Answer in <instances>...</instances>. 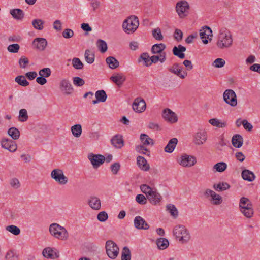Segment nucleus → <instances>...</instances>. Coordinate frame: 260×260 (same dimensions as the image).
I'll return each instance as SVG.
<instances>
[{
	"label": "nucleus",
	"mask_w": 260,
	"mask_h": 260,
	"mask_svg": "<svg viewBox=\"0 0 260 260\" xmlns=\"http://www.w3.org/2000/svg\"><path fill=\"white\" fill-rule=\"evenodd\" d=\"M10 13L14 18L17 20H21L24 17V13L23 11L19 9L11 10Z\"/></svg>",
	"instance_id": "nucleus-36"
},
{
	"label": "nucleus",
	"mask_w": 260,
	"mask_h": 260,
	"mask_svg": "<svg viewBox=\"0 0 260 260\" xmlns=\"http://www.w3.org/2000/svg\"><path fill=\"white\" fill-rule=\"evenodd\" d=\"M73 82L75 86H82L85 84L84 80L79 77H75L73 78Z\"/></svg>",
	"instance_id": "nucleus-57"
},
{
	"label": "nucleus",
	"mask_w": 260,
	"mask_h": 260,
	"mask_svg": "<svg viewBox=\"0 0 260 260\" xmlns=\"http://www.w3.org/2000/svg\"><path fill=\"white\" fill-rule=\"evenodd\" d=\"M5 258L7 260H19L18 256L14 253L12 251H9L6 255Z\"/></svg>",
	"instance_id": "nucleus-63"
},
{
	"label": "nucleus",
	"mask_w": 260,
	"mask_h": 260,
	"mask_svg": "<svg viewBox=\"0 0 260 260\" xmlns=\"http://www.w3.org/2000/svg\"><path fill=\"white\" fill-rule=\"evenodd\" d=\"M110 79L111 81L120 87L125 81L126 77L122 73H115L113 74Z\"/></svg>",
	"instance_id": "nucleus-22"
},
{
	"label": "nucleus",
	"mask_w": 260,
	"mask_h": 260,
	"mask_svg": "<svg viewBox=\"0 0 260 260\" xmlns=\"http://www.w3.org/2000/svg\"><path fill=\"white\" fill-rule=\"evenodd\" d=\"M209 122L212 125L218 128H223L227 126V123L226 121H222L216 118L210 119L209 120Z\"/></svg>",
	"instance_id": "nucleus-31"
},
{
	"label": "nucleus",
	"mask_w": 260,
	"mask_h": 260,
	"mask_svg": "<svg viewBox=\"0 0 260 260\" xmlns=\"http://www.w3.org/2000/svg\"><path fill=\"white\" fill-rule=\"evenodd\" d=\"M42 254L44 257L52 259H56L59 257V253L57 250L50 247L44 248L42 251Z\"/></svg>",
	"instance_id": "nucleus-21"
},
{
	"label": "nucleus",
	"mask_w": 260,
	"mask_h": 260,
	"mask_svg": "<svg viewBox=\"0 0 260 260\" xmlns=\"http://www.w3.org/2000/svg\"><path fill=\"white\" fill-rule=\"evenodd\" d=\"M88 158L94 169L99 167L105 161V157L101 154L90 153L88 155Z\"/></svg>",
	"instance_id": "nucleus-15"
},
{
	"label": "nucleus",
	"mask_w": 260,
	"mask_h": 260,
	"mask_svg": "<svg viewBox=\"0 0 260 260\" xmlns=\"http://www.w3.org/2000/svg\"><path fill=\"white\" fill-rule=\"evenodd\" d=\"M131 253L129 249L125 246L123 247L121 252V260H131Z\"/></svg>",
	"instance_id": "nucleus-43"
},
{
	"label": "nucleus",
	"mask_w": 260,
	"mask_h": 260,
	"mask_svg": "<svg viewBox=\"0 0 260 260\" xmlns=\"http://www.w3.org/2000/svg\"><path fill=\"white\" fill-rule=\"evenodd\" d=\"M51 69L49 68H45L40 70L39 72L40 76L47 78L51 75Z\"/></svg>",
	"instance_id": "nucleus-56"
},
{
	"label": "nucleus",
	"mask_w": 260,
	"mask_h": 260,
	"mask_svg": "<svg viewBox=\"0 0 260 260\" xmlns=\"http://www.w3.org/2000/svg\"><path fill=\"white\" fill-rule=\"evenodd\" d=\"M71 131L75 137L79 138L82 134V126L80 124H75L71 127Z\"/></svg>",
	"instance_id": "nucleus-35"
},
{
	"label": "nucleus",
	"mask_w": 260,
	"mask_h": 260,
	"mask_svg": "<svg viewBox=\"0 0 260 260\" xmlns=\"http://www.w3.org/2000/svg\"><path fill=\"white\" fill-rule=\"evenodd\" d=\"M137 164L141 170L147 171L150 169L149 165L148 164L147 160L143 156H139L137 157Z\"/></svg>",
	"instance_id": "nucleus-25"
},
{
	"label": "nucleus",
	"mask_w": 260,
	"mask_h": 260,
	"mask_svg": "<svg viewBox=\"0 0 260 260\" xmlns=\"http://www.w3.org/2000/svg\"><path fill=\"white\" fill-rule=\"evenodd\" d=\"M106 251L108 257L111 259H115L119 254V248L117 244L112 240H108L106 242Z\"/></svg>",
	"instance_id": "nucleus-8"
},
{
	"label": "nucleus",
	"mask_w": 260,
	"mask_h": 260,
	"mask_svg": "<svg viewBox=\"0 0 260 260\" xmlns=\"http://www.w3.org/2000/svg\"><path fill=\"white\" fill-rule=\"evenodd\" d=\"M156 244L158 248L161 250L167 248L169 244L168 240L164 238L157 239Z\"/></svg>",
	"instance_id": "nucleus-37"
},
{
	"label": "nucleus",
	"mask_w": 260,
	"mask_h": 260,
	"mask_svg": "<svg viewBox=\"0 0 260 260\" xmlns=\"http://www.w3.org/2000/svg\"><path fill=\"white\" fill-rule=\"evenodd\" d=\"M20 46L18 44H13L8 46L7 49L9 52L12 53H17L18 52Z\"/></svg>",
	"instance_id": "nucleus-60"
},
{
	"label": "nucleus",
	"mask_w": 260,
	"mask_h": 260,
	"mask_svg": "<svg viewBox=\"0 0 260 260\" xmlns=\"http://www.w3.org/2000/svg\"><path fill=\"white\" fill-rule=\"evenodd\" d=\"M74 35V32L73 30L70 28H66L63 30L62 32V35L63 38L66 39H69L72 38Z\"/></svg>",
	"instance_id": "nucleus-58"
},
{
	"label": "nucleus",
	"mask_w": 260,
	"mask_h": 260,
	"mask_svg": "<svg viewBox=\"0 0 260 260\" xmlns=\"http://www.w3.org/2000/svg\"><path fill=\"white\" fill-rule=\"evenodd\" d=\"M227 168V165L225 162H219L216 164L213 168L216 170V171L218 172H222L225 170Z\"/></svg>",
	"instance_id": "nucleus-50"
},
{
	"label": "nucleus",
	"mask_w": 260,
	"mask_h": 260,
	"mask_svg": "<svg viewBox=\"0 0 260 260\" xmlns=\"http://www.w3.org/2000/svg\"><path fill=\"white\" fill-rule=\"evenodd\" d=\"M168 70L171 73L177 75L181 79H184L187 75L185 71H182V67L180 64L177 63H174L171 67L168 68Z\"/></svg>",
	"instance_id": "nucleus-17"
},
{
	"label": "nucleus",
	"mask_w": 260,
	"mask_h": 260,
	"mask_svg": "<svg viewBox=\"0 0 260 260\" xmlns=\"http://www.w3.org/2000/svg\"><path fill=\"white\" fill-rule=\"evenodd\" d=\"M89 206L94 210H99L101 207V203L100 199L95 196H91L88 200Z\"/></svg>",
	"instance_id": "nucleus-24"
},
{
	"label": "nucleus",
	"mask_w": 260,
	"mask_h": 260,
	"mask_svg": "<svg viewBox=\"0 0 260 260\" xmlns=\"http://www.w3.org/2000/svg\"><path fill=\"white\" fill-rule=\"evenodd\" d=\"M95 96L101 102H105L107 98V94L104 90H100L96 91Z\"/></svg>",
	"instance_id": "nucleus-41"
},
{
	"label": "nucleus",
	"mask_w": 260,
	"mask_h": 260,
	"mask_svg": "<svg viewBox=\"0 0 260 260\" xmlns=\"http://www.w3.org/2000/svg\"><path fill=\"white\" fill-rule=\"evenodd\" d=\"M189 8V4L186 1H180L176 5V12L180 18L187 15Z\"/></svg>",
	"instance_id": "nucleus-14"
},
{
	"label": "nucleus",
	"mask_w": 260,
	"mask_h": 260,
	"mask_svg": "<svg viewBox=\"0 0 260 260\" xmlns=\"http://www.w3.org/2000/svg\"><path fill=\"white\" fill-rule=\"evenodd\" d=\"M140 189L146 194L147 199L152 205H156L161 202L162 197L155 188H152L146 184H142L140 186Z\"/></svg>",
	"instance_id": "nucleus-2"
},
{
	"label": "nucleus",
	"mask_w": 260,
	"mask_h": 260,
	"mask_svg": "<svg viewBox=\"0 0 260 260\" xmlns=\"http://www.w3.org/2000/svg\"><path fill=\"white\" fill-rule=\"evenodd\" d=\"M44 22L40 19H35L32 21V25L36 29L41 30L44 28Z\"/></svg>",
	"instance_id": "nucleus-40"
},
{
	"label": "nucleus",
	"mask_w": 260,
	"mask_h": 260,
	"mask_svg": "<svg viewBox=\"0 0 260 260\" xmlns=\"http://www.w3.org/2000/svg\"><path fill=\"white\" fill-rule=\"evenodd\" d=\"M85 59L88 63L91 64L94 61V54L93 52L86 50L85 52Z\"/></svg>",
	"instance_id": "nucleus-42"
},
{
	"label": "nucleus",
	"mask_w": 260,
	"mask_h": 260,
	"mask_svg": "<svg viewBox=\"0 0 260 260\" xmlns=\"http://www.w3.org/2000/svg\"><path fill=\"white\" fill-rule=\"evenodd\" d=\"M152 36L156 40L161 41L163 39V36L161 34V30L158 27L152 30Z\"/></svg>",
	"instance_id": "nucleus-52"
},
{
	"label": "nucleus",
	"mask_w": 260,
	"mask_h": 260,
	"mask_svg": "<svg viewBox=\"0 0 260 260\" xmlns=\"http://www.w3.org/2000/svg\"><path fill=\"white\" fill-rule=\"evenodd\" d=\"M241 175L244 180L249 182L253 181L255 178L254 174L252 171L247 169L243 170Z\"/></svg>",
	"instance_id": "nucleus-30"
},
{
	"label": "nucleus",
	"mask_w": 260,
	"mask_h": 260,
	"mask_svg": "<svg viewBox=\"0 0 260 260\" xmlns=\"http://www.w3.org/2000/svg\"><path fill=\"white\" fill-rule=\"evenodd\" d=\"M173 235L182 243L187 242L190 236L188 230L183 225H177L173 229Z\"/></svg>",
	"instance_id": "nucleus-6"
},
{
	"label": "nucleus",
	"mask_w": 260,
	"mask_h": 260,
	"mask_svg": "<svg viewBox=\"0 0 260 260\" xmlns=\"http://www.w3.org/2000/svg\"><path fill=\"white\" fill-rule=\"evenodd\" d=\"M49 231L50 234L54 238L66 240L69 238V233L66 229L56 223H53L50 225Z\"/></svg>",
	"instance_id": "nucleus-4"
},
{
	"label": "nucleus",
	"mask_w": 260,
	"mask_h": 260,
	"mask_svg": "<svg viewBox=\"0 0 260 260\" xmlns=\"http://www.w3.org/2000/svg\"><path fill=\"white\" fill-rule=\"evenodd\" d=\"M6 230L15 236L18 235L20 233V229L14 225L7 226Z\"/></svg>",
	"instance_id": "nucleus-45"
},
{
	"label": "nucleus",
	"mask_w": 260,
	"mask_h": 260,
	"mask_svg": "<svg viewBox=\"0 0 260 260\" xmlns=\"http://www.w3.org/2000/svg\"><path fill=\"white\" fill-rule=\"evenodd\" d=\"M204 195L213 205L218 206L222 203V197L211 189H206L204 192Z\"/></svg>",
	"instance_id": "nucleus-9"
},
{
	"label": "nucleus",
	"mask_w": 260,
	"mask_h": 260,
	"mask_svg": "<svg viewBox=\"0 0 260 260\" xmlns=\"http://www.w3.org/2000/svg\"><path fill=\"white\" fill-rule=\"evenodd\" d=\"M141 60H142L144 61L145 65L146 67H148L151 65L150 57L147 53H143L141 55L139 59V61H141Z\"/></svg>",
	"instance_id": "nucleus-48"
},
{
	"label": "nucleus",
	"mask_w": 260,
	"mask_h": 260,
	"mask_svg": "<svg viewBox=\"0 0 260 260\" xmlns=\"http://www.w3.org/2000/svg\"><path fill=\"white\" fill-rule=\"evenodd\" d=\"M144 145H138L136 147V151L141 154L149 156L150 155L149 151L146 148Z\"/></svg>",
	"instance_id": "nucleus-53"
},
{
	"label": "nucleus",
	"mask_w": 260,
	"mask_h": 260,
	"mask_svg": "<svg viewBox=\"0 0 260 260\" xmlns=\"http://www.w3.org/2000/svg\"><path fill=\"white\" fill-rule=\"evenodd\" d=\"M136 201L140 205H145L147 202V197H145L142 194H138L136 197Z\"/></svg>",
	"instance_id": "nucleus-54"
},
{
	"label": "nucleus",
	"mask_w": 260,
	"mask_h": 260,
	"mask_svg": "<svg viewBox=\"0 0 260 260\" xmlns=\"http://www.w3.org/2000/svg\"><path fill=\"white\" fill-rule=\"evenodd\" d=\"M10 184L14 189H18L20 186V183L18 179L13 178L10 179Z\"/></svg>",
	"instance_id": "nucleus-59"
},
{
	"label": "nucleus",
	"mask_w": 260,
	"mask_h": 260,
	"mask_svg": "<svg viewBox=\"0 0 260 260\" xmlns=\"http://www.w3.org/2000/svg\"><path fill=\"white\" fill-rule=\"evenodd\" d=\"M225 64V60L221 58L216 59L212 63V66L216 68H222Z\"/></svg>",
	"instance_id": "nucleus-55"
},
{
	"label": "nucleus",
	"mask_w": 260,
	"mask_h": 260,
	"mask_svg": "<svg viewBox=\"0 0 260 260\" xmlns=\"http://www.w3.org/2000/svg\"><path fill=\"white\" fill-rule=\"evenodd\" d=\"M199 34L203 43L205 44H207L208 43L209 40L208 39H209L210 41L212 39L209 37H212V30L207 26L202 27L200 30Z\"/></svg>",
	"instance_id": "nucleus-18"
},
{
	"label": "nucleus",
	"mask_w": 260,
	"mask_h": 260,
	"mask_svg": "<svg viewBox=\"0 0 260 260\" xmlns=\"http://www.w3.org/2000/svg\"><path fill=\"white\" fill-rule=\"evenodd\" d=\"M28 63L29 60L28 58L25 56H22L19 60V66L22 68H25Z\"/></svg>",
	"instance_id": "nucleus-64"
},
{
	"label": "nucleus",
	"mask_w": 260,
	"mask_h": 260,
	"mask_svg": "<svg viewBox=\"0 0 260 260\" xmlns=\"http://www.w3.org/2000/svg\"><path fill=\"white\" fill-rule=\"evenodd\" d=\"M230 185L226 182H221L213 185V188L217 191L226 190L230 188Z\"/></svg>",
	"instance_id": "nucleus-39"
},
{
	"label": "nucleus",
	"mask_w": 260,
	"mask_h": 260,
	"mask_svg": "<svg viewBox=\"0 0 260 260\" xmlns=\"http://www.w3.org/2000/svg\"><path fill=\"white\" fill-rule=\"evenodd\" d=\"M233 41L232 35L228 29L223 27L219 29L216 42V46L219 49L230 48L233 44Z\"/></svg>",
	"instance_id": "nucleus-1"
},
{
	"label": "nucleus",
	"mask_w": 260,
	"mask_h": 260,
	"mask_svg": "<svg viewBox=\"0 0 260 260\" xmlns=\"http://www.w3.org/2000/svg\"><path fill=\"white\" fill-rule=\"evenodd\" d=\"M132 107L134 111L136 112L142 113L145 110L146 104L143 99L137 98L135 99Z\"/></svg>",
	"instance_id": "nucleus-19"
},
{
	"label": "nucleus",
	"mask_w": 260,
	"mask_h": 260,
	"mask_svg": "<svg viewBox=\"0 0 260 260\" xmlns=\"http://www.w3.org/2000/svg\"><path fill=\"white\" fill-rule=\"evenodd\" d=\"M135 227L138 230H148L149 225L145 219L140 216H137L134 220Z\"/></svg>",
	"instance_id": "nucleus-20"
},
{
	"label": "nucleus",
	"mask_w": 260,
	"mask_h": 260,
	"mask_svg": "<svg viewBox=\"0 0 260 260\" xmlns=\"http://www.w3.org/2000/svg\"><path fill=\"white\" fill-rule=\"evenodd\" d=\"M113 146L116 148H121L124 145L122 137L119 135L114 136L111 140Z\"/></svg>",
	"instance_id": "nucleus-27"
},
{
	"label": "nucleus",
	"mask_w": 260,
	"mask_h": 260,
	"mask_svg": "<svg viewBox=\"0 0 260 260\" xmlns=\"http://www.w3.org/2000/svg\"><path fill=\"white\" fill-rule=\"evenodd\" d=\"M140 139L142 143V145L147 146L149 145H153L154 144L153 140L150 138L147 134H141Z\"/></svg>",
	"instance_id": "nucleus-33"
},
{
	"label": "nucleus",
	"mask_w": 260,
	"mask_h": 260,
	"mask_svg": "<svg viewBox=\"0 0 260 260\" xmlns=\"http://www.w3.org/2000/svg\"><path fill=\"white\" fill-rule=\"evenodd\" d=\"M72 66L77 70H81L83 68V64L79 58L75 57L72 59Z\"/></svg>",
	"instance_id": "nucleus-49"
},
{
	"label": "nucleus",
	"mask_w": 260,
	"mask_h": 260,
	"mask_svg": "<svg viewBox=\"0 0 260 260\" xmlns=\"http://www.w3.org/2000/svg\"><path fill=\"white\" fill-rule=\"evenodd\" d=\"M239 208L240 212L246 218H251L254 215L253 205L250 200L242 197L239 200Z\"/></svg>",
	"instance_id": "nucleus-3"
},
{
	"label": "nucleus",
	"mask_w": 260,
	"mask_h": 260,
	"mask_svg": "<svg viewBox=\"0 0 260 260\" xmlns=\"http://www.w3.org/2000/svg\"><path fill=\"white\" fill-rule=\"evenodd\" d=\"M167 210L172 216L176 217L178 216V210L174 205H168L167 206Z\"/></svg>",
	"instance_id": "nucleus-51"
},
{
	"label": "nucleus",
	"mask_w": 260,
	"mask_h": 260,
	"mask_svg": "<svg viewBox=\"0 0 260 260\" xmlns=\"http://www.w3.org/2000/svg\"><path fill=\"white\" fill-rule=\"evenodd\" d=\"M178 143V140L176 138L170 139L167 145L164 148V150L167 153H172L176 147Z\"/></svg>",
	"instance_id": "nucleus-28"
},
{
	"label": "nucleus",
	"mask_w": 260,
	"mask_h": 260,
	"mask_svg": "<svg viewBox=\"0 0 260 260\" xmlns=\"http://www.w3.org/2000/svg\"><path fill=\"white\" fill-rule=\"evenodd\" d=\"M59 88L64 95H71L74 92V88L68 78H62L59 81Z\"/></svg>",
	"instance_id": "nucleus-11"
},
{
	"label": "nucleus",
	"mask_w": 260,
	"mask_h": 260,
	"mask_svg": "<svg viewBox=\"0 0 260 260\" xmlns=\"http://www.w3.org/2000/svg\"><path fill=\"white\" fill-rule=\"evenodd\" d=\"M177 161L180 165L189 168L194 166L197 160L193 156L183 154L177 159Z\"/></svg>",
	"instance_id": "nucleus-12"
},
{
	"label": "nucleus",
	"mask_w": 260,
	"mask_h": 260,
	"mask_svg": "<svg viewBox=\"0 0 260 260\" xmlns=\"http://www.w3.org/2000/svg\"><path fill=\"white\" fill-rule=\"evenodd\" d=\"M185 51L186 48L181 45H179L177 47L174 46L172 50L173 54L181 59L185 57V54L183 52Z\"/></svg>",
	"instance_id": "nucleus-26"
},
{
	"label": "nucleus",
	"mask_w": 260,
	"mask_h": 260,
	"mask_svg": "<svg viewBox=\"0 0 260 260\" xmlns=\"http://www.w3.org/2000/svg\"><path fill=\"white\" fill-rule=\"evenodd\" d=\"M232 143L236 148L241 147L243 143V137L239 134L234 135L232 138Z\"/></svg>",
	"instance_id": "nucleus-29"
},
{
	"label": "nucleus",
	"mask_w": 260,
	"mask_h": 260,
	"mask_svg": "<svg viewBox=\"0 0 260 260\" xmlns=\"http://www.w3.org/2000/svg\"><path fill=\"white\" fill-rule=\"evenodd\" d=\"M207 132L205 129H199L194 134L193 142L197 145H202L207 141Z\"/></svg>",
	"instance_id": "nucleus-13"
},
{
	"label": "nucleus",
	"mask_w": 260,
	"mask_h": 260,
	"mask_svg": "<svg viewBox=\"0 0 260 260\" xmlns=\"http://www.w3.org/2000/svg\"><path fill=\"white\" fill-rule=\"evenodd\" d=\"M8 134L14 140H17L20 137L19 131L14 127H11L8 129Z\"/></svg>",
	"instance_id": "nucleus-38"
},
{
	"label": "nucleus",
	"mask_w": 260,
	"mask_h": 260,
	"mask_svg": "<svg viewBox=\"0 0 260 260\" xmlns=\"http://www.w3.org/2000/svg\"><path fill=\"white\" fill-rule=\"evenodd\" d=\"M139 25V21L138 17L135 16H131L123 21L122 28L125 33L131 34L137 30Z\"/></svg>",
	"instance_id": "nucleus-5"
},
{
	"label": "nucleus",
	"mask_w": 260,
	"mask_h": 260,
	"mask_svg": "<svg viewBox=\"0 0 260 260\" xmlns=\"http://www.w3.org/2000/svg\"><path fill=\"white\" fill-rule=\"evenodd\" d=\"M166 45L163 43L155 44L152 46L151 52L153 54H159L165 49Z\"/></svg>",
	"instance_id": "nucleus-32"
},
{
	"label": "nucleus",
	"mask_w": 260,
	"mask_h": 260,
	"mask_svg": "<svg viewBox=\"0 0 260 260\" xmlns=\"http://www.w3.org/2000/svg\"><path fill=\"white\" fill-rule=\"evenodd\" d=\"M162 117L165 121L170 123H176L178 121L176 114L169 108L163 110Z\"/></svg>",
	"instance_id": "nucleus-16"
},
{
	"label": "nucleus",
	"mask_w": 260,
	"mask_h": 260,
	"mask_svg": "<svg viewBox=\"0 0 260 260\" xmlns=\"http://www.w3.org/2000/svg\"><path fill=\"white\" fill-rule=\"evenodd\" d=\"M97 47L99 50L102 52L104 53L107 50V45L106 42L101 39H99L96 43Z\"/></svg>",
	"instance_id": "nucleus-44"
},
{
	"label": "nucleus",
	"mask_w": 260,
	"mask_h": 260,
	"mask_svg": "<svg viewBox=\"0 0 260 260\" xmlns=\"http://www.w3.org/2000/svg\"><path fill=\"white\" fill-rule=\"evenodd\" d=\"M223 101L226 104L234 107L237 105V98L235 92L232 89H226L223 93Z\"/></svg>",
	"instance_id": "nucleus-10"
},
{
	"label": "nucleus",
	"mask_w": 260,
	"mask_h": 260,
	"mask_svg": "<svg viewBox=\"0 0 260 260\" xmlns=\"http://www.w3.org/2000/svg\"><path fill=\"white\" fill-rule=\"evenodd\" d=\"M47 45V42L44 38H37L34 40L32 45L37 49L43 51Z\"/></svg>",
	"instance_id": "nucleus-23"
},
{
	"label": "nucleus",
	"mask_w": 260,
	"mask_h": 260,
	"mask_svg": "<svg viewBox=\"0 0 260 260\" xmlns=\"http://www.w3.org/2000/svg\"><path fill=\"white\" fill-rule=\"evenodd\" d=\"M27 111L25 109H22L19 112V120L21 122H25L28 120Z\"/></svg>",
	"instance_id": "nucleus-46"
},
{
	"label": "nucleus",
	"mask_w": 260,
	"mask_h": 260,
	"mask_svg": "<svg viewBox=\"0 0 260 260\" xmlns=\"http://www.w3.org/2000/svg\"><path fill=\"white\" fill-rule=\"evenodd\" d=\"M51 178L61 185L67 184L69 181L68 178L64 175L62 170L54 169L50 173Z\"/></svg>",
	"instance_id": "nucleus-7"
},
{
	"label": "nucleus",
	"mask_w": 260,
	"mask_h": 260,
	"mask_svg": "<svg viewBox=\"0 0 260 260\" xmlns=\"http://www.w3.org/2000/svg\"><path fill=\"white\" fill-rule=\"evenodd\" d=\"M11 143L12 140L7 138H4L1 141V146L3 148L7 150Z\"/></svg>",
	"instance_id": "nucleus-62"
},
{
	"label": "nucleus",
	"mask_w": 260,
	"mask_h": 260,
	"mask_svg": "<svg viewBox=\"0 0 260 260\" xmlns=\"http://www.w3.org/2000/svg\"><path fill=\"white\" fill-rule=\"evenodd\" d=\"M15 81L20 85L22 86H27L29 85V82L26 80L25 77L23 76H18L15 78Z\"/></svg>",
	"instance_id": "nucleus-47"
},
{
	"label": "nucleus",
	"mask_w": 260,
	"mask_h": 260,
	"mask_svg": "<svg viewBox=\"0 0 260 260\" xmlns=\"http://www.w3.org/2000/svg\"><path fill=\"white\" fill-rule=\"evenodd\" d=\"M106 63L110 69H114L117 68L119 63V61L114 57L109 56L106 59Z\"/></svg>",
	"instance_id": "nucleus-34"
},
{
	"label": "nucleus",
	"mask_w": 260,
	"mask_h": 260,
	"mask_svg": "<svg viewBox=\"0 0 260 260\" xmlns=\"http://www.w3.org/2000/svg\"><path fill=\"white\" fill-rule=\"evenodd\" d=\"M108 218V214L105 211H101L98 214L97 218L101 222H104Z\"/></svg>",
	"instance_id": "nucleus-61"
}]
</instances>
